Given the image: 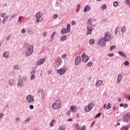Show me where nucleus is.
I'll list each match as a JSON object with an SVG mask.
<instances>
[{
  "instance_id": "1",
  "label": "nucleus",
  "mask_w": 130,
  "mask_h": 130,
  "mask_svg": "<svg viewBox=\"0 0 130 130\" xmlns=\"http://www.w3.org/2000/svg\"><path fill=\"white\" fill-rule=\"evenodd\" d=\"M26 81H27V77H24L21 78V77H19L17 83L18 87H23V86H24V83H23V82H26Z\"/></svg>"
},
{
  "instance_id": "2",
  "label": "nucleus",
  "mask_w": 130,
  "mask_h": 130,
  "mask_svg": "<svg viewBox=\"0 0 130 130\" xmlns=\"http://www.w3.org/2000/svg\"><path fill=\"white\" fill-rule=\"evenodd\" d=\"M71 32V25L70 24H68L67 25V28H62L61 30V34H67V33H70Z\"/></svg>"
},
{
  "instance_id": "3",
  "label": "nucleus",
  "mask_w": 130,
  "mask_h": 130,
  "mask_svg": "<svg viewBox=\"0 0 130 130\" xmlns=\"http://www.w3.org/2000/svg\"><path fill=\"white\" fill-rule=\"evenodd\" d=\"M32 53H33V46L30 45L27 48L25 54L26 56H30L32 55Z\"/></svg>"
},
{
  "instance_id": "4",
  "label": "nucleus",
  "mask_w": 130,
  "mask_h": 130,
  "mask_svg": "<svg viewBox=\"0 0 130 130\" xmlns=\"http://www.w3.org/2000/svg\"><path fill=\"white\" fill-rule=\"evenodd\" d=\"M35 18L36 19V22H37V23H40V22H41L43 19V17L41 15V13L40 12H38L36 14Z\"/></svg>"
},
{
  "instance_id": "5",
  "label": "nucleus",
  "mask_w": 130,
  "mask_h": 130,
  "mask_svg": "<svg viewBox=\"0 0 130 130\" xmlns=\"http://www.w3.org/2000/svg\"><path fill=\"white\" fill-rule=\"evenodd\" d=\"M52 107L53 109H58L60 108V102L59 101H56L52 104Z\"/></svg>"
},
{
  "instance_id": "6",
  "label": "nucleus",
  "mask_w": 130,
  "mask_h": 130,
  "mask_svg": "<svg viewBox=\"0 0 130 130\" xmlns=\"http://www.w3.org/2000/svg\"><path fill=\"white\" fill-rule=\"evenodd\" d=\"M98 44L101 45L102 47H104L105 45L106 44V41L104 39V38H101L98 41Z\"/></svg>"
},
{
  "instance_id": "7",
  "label": "nucleus",
  "mask_w": 130,
  "mask_h": 130,
  "mask_svg": "<svg viewBox=\"0 0 130 130\" xmlns=\"http://www.w3.org/2000/svg\"><path fill=\"white\" fill-rule=\"evenodd\" d=\"M94 107V104L90 103L88 105H87L85 108V112H89V111H91L92 110V108Z\"/></svg>"
},
{
  "instance_id": "8",
  "label": "nucleus",
  "mask_w": 130,
  "mask_h": 130,
  "mask_svg": "<svg viewBox=\"0 0 130 130\" xmlns=\"http://www.w3.org/2000/svg\"><path fill=\"white\" fill-rule=\"evenodd\" d=\"M81 57H82V60L84 62H87V61H88L89 60V57L88 56H87L86 55V53H83L82 54Z\"/></svg>"
},
{
  "instance_id": "9",
  "label": "nucleus",
  "mask_w": 130,
  "mask_h": 130,
  "mask_svg": "<svg viewBox=\"0 0 130 130\" xmlns=\"http://www.w3.org/2000/svg\"><path fill=\"white\" fill-rule=\"evenodd\" d=\"M26 100L29 103L34 102V96L31 95V94H28L26 97Z\"/></svg>"
},
{
  "instance_id": "10",
  "label": "nucleus",
  "mask_w": 130,
  "mask_h": 130,
  "mask_svg": "<svg viewBox=\"0 0 130 130\" xmlns=\"http://www.w3.org/2000/svg\"><path fill=\"white\" fill-rule=\"evenodd\" d=\"M104 39L106 41H110V40H111V36H110V34H109V32H106L105 35Z\"/></svg>"
},
{
  "instance_id": "11",
  "label": "nucleus",
  "mask_w": 130,
  "mask_h": 130,
  "mask_svg": "<svg viewBox=\"0 0 130 130\" xmlns=\"http://www.w3.org/2000/svg\"><path fill=\"white\" fill-rule=\"evenodd\" d=\"M130 120V113H127L124 115L123 120L124 122H128Z\"/></svg>"
},
{
  "instance_id": "12",
  "label": "nucleus",
  "mask_w": 130,
  "mask_h": 130,
  "mask_svg": "<svg viewBox=\"0 0 130 130\" xmlns=\"http://www.w3.org/2000/svg\"><path fill=\"white\" fill-rule=\"evenodd\" d=\"M66 72H67V69H66V68H61L57 71V73H58V74H59V75H60L61 76H62V75H63V74L66 73Z\"/></svg>"
},
{
  "instance_id": "13",
  "label": "nucleus",
  "mask_w": 130,
  "mask_h": 130,
  "mask_svg": "<svg viewBox=\"0 0 130 130\" xmlns=\"http://www.w3.org/2000/svg\"><path fill=\"white\" fill-rule=\"evenodd\" d=\"M87 35H90L91 33H92V30H93V27L88 25L87 27Z\"/></svg>"
},
{
  "instance_id": "14",
  "label": "nucleus",
  "mask_w": 130,
  "mask_h": 130,
  "mask_svg": "<svg viewBox=\"0 0 130 130\" xmlns=\"http://www.w3.org/2000/svg\"><path fill=\"white\" fill-rule=\"evenodd\" d=\"M45 61V59L42 58L38 61V62L36 63L37 66H39L40 64H42L43 63H44V62Z\"/></svg>"
},
{
  "instance_id": "15",
  "label": "nucleus",
  "mask_w": 130,
  "mask_h": 130,
  "mask_svg": "<svg viewBox=\"0 0 130 130\" xmlns=\"http://www.w3.org/2000/svg\"><path fill=\"white\" fill-rule=\"evenodd\" d=\"M81 60V56H78L75 58V64L76 66H78L79 64V63L80 62Z\"/></svg>"
},
{
  "instance_id": "16",
  "label": "nucleus",
  "mask_w": 130,
  "mask_h": 130,
  "mask_svg": "<svg viewBox=\"0 0 130 130\" xmlns=\"http://www.w3.org/2000/svg\"><path fill=\"white\" fill-rule=\"evenodd\" d=\"M118 53L119 55H120V56L124 57V58H125L126 57V55L124 53V52H123L121 51H119Z\"/></svg>"
},
{
  "instance_id": "17",
  "label": "nucleus",
  "mask_w": 130,
  "mask_h": 130,
  "mask_svg": "<svg viewBox=\"0 0 130 130\" xmlns=\"http://www.w3.org/2000/svg\"><path fill=\"white\" fill-rule=\"evenodd\" d=\"M56 63L57 66H60L61 64V58L58 57L56 59Z\"/></svg>"
},
{
  "instance_id": "18",
  "label": "nucleus",
  "mask_w": 130,
  "mask_h": 130,
  "mask_svg": "<svg viewBox=\"0 0 130 130\" xmlns=\"http://www.w3.org/2000/svg\"><path fill=\"white\" fill-rule=\"evenodd\" d=\"M71 111H73V112H76V111H78V108L75 107L74 106H71L70 107Z\"/></svg>"
},
{
  "instance_id": "19",
  "label": "nucleus",
  "mask_w": 130,
  "mask_h": 130,
  "mask_svg": "<svg viewBox=\"0 0 130 130\" xmlns=\"http://www.w3.org/2000/svg\"><path fill=\"white\" fill-rule=\"evenodd\" d=\"M121 79H122V76H121V74H119L118 76V78L117 80V84H118L119 83H120V81H121Z\"/></svg>"
},
{
  "instance_id": "20",
  "label": "nucleus",
  "mask_w": 130,
  "mask_h": 130,
  "mask_svg": "<svg viewBox=\"0 0 130 130\" xmlns=\"http://www.w3.org/2000/svg\"><path fill=\"white\" fill-rule=\"evenodd\" d=\"M90 9H91V8L89 5L86 6L84 9V12L86 13V12H88V11H90Z\"/></svg>"
},
{
  "instance_id": "21",
  "label": "nucleus",
  "mask_w": 130,
  "mask_h": 130,
  "mask_svg": "<svg viewBox=\"0 0 130 130\" xmlns=\"http://www.w3.org/2000/svg\"><path fill=\"white\" fill-rule=\"evenodd\" d=\"M67 40V36L63 35L60 38V41L63 42V41H66Z\"/></svg>"
},
{
  "instance_id": "22",
  "label": "nucleus",
  "mask_w": 130,
  "mask_h": 130,
  "mask_svg": "<svg viewBox=\"0 0 130 130\" xmlns=\"http://www.w3.org/2000/svg\"><path fill=\"white\" fill-rule=\"evenodd\" d=\"M8 19H9V16H8L4 17L3 20V24H6L8 21Z\"/></svg>"
},
{
  "instance_id": "23",
  "label": "nucleus",
  "mask_w": 130,
  "mask_h": 130,
  "mask_svg": "<svg viewBox=\"0 0 130 130\" xmlns=\"http://www.w3.org/2000/svg\"><path fill=\"white\" fill-rule=\"evenodd\" d=\"M101 84H102V81L98 80L95 84V86H96V87H99V86H100V85H101Z\"/></svg>"
},
{
  "instance_id": "24",
  "label": "nucleus",
  "mask_w": 130,
  "mask_h": 130,
  "mask_svg": "<svg viewBox=\"0 0 130 130\" xmlns=\"http://www.w3.org/2000/svg\"><path fill=\"white\" fill-rule=\"evenodd\" d=\"M3 56L5 58H8L9 57V53L7 51H6L3 54Z\"/></svg>"
},
{
  "instance_id": "25",
  "label": "nucleus",
  "mask_w": 130,
  "mask_h": 130,
  "mask_svg": "<svg viewBox=\"0 0 130 130\" xmlns=\"http://www.w3.org/2000/svg\"><path fill=\"white\" fill-rule=\"evenodd\" d=\"M101 10H106L107 9V6H106V4L103 5L101 7Z\"/></svg>"
},
{
  "instance_id": "26",
  "label": "nucleus",
  "mask_w": 130,
  "mask_h": 130,
  "mask_svg": "<svg viewBox=\"0 0 130 130\" xmlns=\"http://www.w3.org/2000/svg\"><path fill=\"white\" fill-rule=\"evenodd\" d=\"M9 84L10 86H13L14 85V80L10 79L9 81Z\"/></svg>"
},
{
  "instance_id": "27",
  "label": "nucleus",
  "mask_w": 130,
  "mask_h": 130,
  "mask_svg": "<svg viewBox=\"0 0 130 130\" xmlns=\"http://www.w3.org/2000/svg\"><path fill=\"white\" fill-rule=\"evenodd\" d=\"M58 130H66V127L63 125H61L59 127Z\"/></svg>"
},
{
  "instance_id": "28",
  "label": "nucleus",
  "mask_w": 130,
  "mask_h": 130,
  "mask_svg": "<svg viewBox=\"0 0 130 130\" xmlns=\"http://www.w3.org/2000/svg\"><path fill=\"white\" fill-rule=\"evenodd\" d=\"M54 122H55V120H52L51 122L50 123V126L52 127L54 124Z\"/></svg>"
},
{
  "instance_id": "29",
  "label": "nucleus",
  "mask_w": 130,
  "mask_h": 130,
  "mask_svg": "<svg viewBox=\"0 0 130 130\" xmlns=\"http://www.w3.org/2000/svg\"><path fill=\"white\" fill-rule=\"evenodd\" d=\"M125 31H126V27H125V26H123L121 28L122 33H124Z\"/></svg>"
},
{
  "instance_id": "30",
  "label": "nucleus",
  "mask_w": 130,
  "mask_h": 130,
  "mask_svg": "<svg viewBox=\"0 0 130 130\" xmlns=\"http://www.w3.org/2000/svg\"><path fill=\"white\" fill-rule=\"evenodd\" d=\"M111 108V104L109 103L108 105H107V106L106 107V109H110Z\"/></svg>"
},
{
  "instance_id": "31",
  "label": "nucleus",
  "mask_w": 130,
  "mask_h": 130,
  "mask_svg": "<svg viewBox=\"0 0 130 130\" xmlns=\"http://www.w3.org/2000/svg\"><path fill=\"white\" fill-rule=\"evenodd\" d=\"M14 70H20V67L19 65H15L13 68Z\"/></svg>"
},
{
  "instance_id": "32",
  "label": "nucleus",
  "mask_w": 130,
  "mask_h": 130,
  "mask_svg": "<svg viewBox=\"0 0 130 130\" xmlns=\"http://www.w3.org/2000/svg\"><path fill=\"white\" fill-rule=\"evenodd\" d=\"M101 114H102L101 113H98L94 117V118H98V117H100V116H101Z\"/></svg>"
},
{
  "instance_id": "33",
  "label": "nucleus",
  "mask_w": 130,
  "mask_h": 130,
  "mask_svg": "<svg viewBox=\"0 0 130 130\" xmlns=\"http://www.w3.org/2000/svg\"><path fill=\"white\" fill-rule=\"evenodd\" d=\"M114 48H116V46L115 45L112 46L110 47V51H112Z\"/></svg>"
},
{
  "instance_id": "34",
  "label": "nucleus",
  "mask_w": 130,
  "mask_h": 130,
  "mask_svg": "<svg viewBox=\"0 0 130 130\" xmlns=\"http://www.w3.org/2000/svg\"><path fill=\"white\" fill-rule=\"evenodd\" d=\"M89 43L91 45H93L94 43H95V41L93 39H91L89 41Z\"/></svg>"
},
{
  "instance_id": "35",
  "label": "nucleus",
  "mask_w": 130,
  "mask_h": 130,
  "mask_svg": "<svg viewBox=\"0 0 130 130\" xmlns=\"http://www.w3.org/2000/svg\"><path fill=\"white\" fill-rule=\"evenodd\" d=\"M55 33H56V32L54 31L51 35V38L52 39L54 38V36L55 35Z\"/></svg>"
},
{
  "instance_id": "36",
  "label": "nucleus",
  "mask_w": 130,
  "mask_h": 130,
  "mask_svg": "<svg viewBox=\"0 0 130 130\" xmlns=\"http://www.w3.org/2000/svg\"><path fill=\"white\" fill-rule=\"evenodd\" d=\"M88 23L89 25H92V19H91V18H89L88 19Z\"/></svg>"
},
{
  "instance_id": "37",
  "label": "nucleus",
  "mask_w": 130,
  "mask_h": 130,
  "mask_svg": "<svg viewBox=\"0 0 130 130\" xmlns=\"http://www.w3.org/2000/svg\"><path fill=\"white\" fill-rule=\"evenodd\" d=\"M124 66H129V62H128V61H125L124 62Z\"/></svg>"
},
{
  "instance_id": "38",
  "label": "nucleus",
  "mask_w": 130,
  "mask_h": 130,
  "mask_svg": "<svg viewBox=\"0 0 130 130\" xmlns=\"http://www.w3.org/2000/svg\"><path fill=\"white\" fill-rule=\"evenodd\" d=\"M108 56H109V57L114 56V54L113 53H109V54H108Z\"/></svg>"
},
{
  "instance_id": "39",
  "label": "nucleus",
  "mask_w": 130,
  "mask_h": 130,
  "mask_svg": "<svg viewBox=\"0 0 130 130\" xmlns=\"http://www.w3.org/2000/svg\"><path fill=\"white\" fill-rule=\"evenodd\" d=\"M118 5V2H117V1L114 2V4H113L114 7H117Z\"/></svg>"
},
{
  "instance_id": "40",
  "label": "nucleus",
  "mask_w": 130,
  "mask_h": 130,
  "mask_svg": "<svg viewBox=\"0 0 130 130\" xmlns=\"http://www.w3.org/2000/svg\"><path fill=\"white\" fill-rule=\"evenodd\" d=\"M117 32H118V27H116L115 30V35H117Z\"/></svg>"
},
{
  "instance_id": "41",
  "label": "nucleus",
  "mask_w": 130,
  "mask_h": 130,
  "mask_svg": "<svg viewBox=\"0 0 130 130\" xmlns=\"http://www.w3.org/2000/svg\"><path fill=\"white\" fill-rule=\"evenodd\" d=\"M12 36V35H9L8 37L6 38V40H10L11 39V37Z\"/></svg>"
},
{
  "instance_id": "42",
  "label": "nucleus",
  "mask_w": 130,
  "mask_h": 130,
  "mask_svg": "<svg viewBox=\"0 0 130 130\" xmlns=\"http://www.w3.org/2000/svg\"><path fill=\"white\" fill-rule=\"evenodd\" d=\"M30 79L31 80H34V79H35V76L33 75H31Z\"/></svg>"
},
{
  "instance_id": "43",
  "label": "nucleus",
  "mask_w": 130,
  "mask_h": 130,
  "mask_svg": "<svg viewBox=\"0 0 130 130\" xmlns=\"http://www.w3.org/2000/svg\"><path fill=\"white\" fill-rule=\"evenodd\" d=\"M35 73H36V71H35V70H33L31 71V75H35Z\"/></svg>"
},
{
  "instance_id": "44",
  "label": "nucleus",
  "mask_w": 130,
  "mask_h": 130,
  "mask_svg": "<svg viewBox=\"0 0 130 130\" xmlns=\"http://www.w3.org/2000/svg\"><path fill=\"white\" fill-rule=\"evenodd\" d=\"M29 121H30V119H29V118H27L24 121V122H25V123H28V122Z\"/></svg>"
},
{
  "instance_id": "45",
  "label": "nucleus",
  "mask_w": 130,
  "mask_h": 130,
  "mask_svg": "<svg viewBox=\"0 0 130 130\" xmlns=\"http://www.w3.org/2000/svg\"><path fill=\"white\" fill-rule=\"evenodd\" d=\"M128 128H129V125H127V126L124 128V130H128Z\"/></svg>"
},
{
  "instance_id": "46",
  "label": "nucleus",
  "mask_w": 130,
  "mask_h": 130,
  "mask_svg": "<svg viewBox=\"0 0 130 130\" xmlns=\"http://www.w3.org/2000/svg\"><path fill=\"white\" fill-rule=\"evenodd\" d=\"M29 108L30 109H34V106H33V105H30L29 106Z\"/></svg>"
},
{
  "instance_id": "47",
  "label": "nucleus",
  "mask_w": 130,
  "mask_h": 130,
  "mask_svg": "<svg viewBox=\"0 0 130 130\" xmlns=\"http://www.w3.org/2000/svg\"><path fill=\"white\" fill-rule=\"evenodd\" d=\"M92 64V62H89L87 63V66H88V67H91Z\"/></svg>"
},
{
  "instance_id": "48",
  "label": "nucleus",
  "mask_w": 130,
  "mask_h": 130,
  "mask_svg": "<svg viewBox=\"0 0 130 130\" xmlns=\"http://www.w3.org/2000/svg\"><path fill=\"white\" fill-rule=\"evenodd\" d=\"M27 32L29 34H31V33H32V30H31L30 28H28L27 30Z\"/></svg>"
},
{
  "instance_id": "49",
  "label": "nucleus",
  "mask_w": 130,
  "mask_h": 130,
  "mask_svg": "<svg viewBox=\"0 0 130 130\" xmlns=\"http://www.w3.org/2000/svg\"><path fill=\"white\" fill-rule=\"evenodd\" d=\"M127 106H128L127 104H124L123 105V108H127Z\"/></svg>"
},
{
  "instance_id": "50",
  "label": "nucleus",
  "mask_w": 130,
  "mask_h": 130,
  "mask_svg": "<svg viewBox=\"0 0 130 130\" xmlns=\"http://www.w3.org/2000/svg\"><path fill=\"white\" fill-rule=\"evenodd\" d=\"M67 57V54H64L62 55V58H66Z\"/></svg>"
},
{
  "instance_id": "51",
  "label": "nucleus",
  "mask_w": 130,
  "mask_h": 130,
  "mask_svg": "<svg viewBox=\"0 0 130 130\" xmlns=\"http://www.w3.org/2000/svg\"><path fill=\"white\" fill-rule=\"evenodd\" d=\"M5 16H6V14H5L4 13H2L1 15V17H2V18H4Z\"/></svg>"
},
{
  "instance_id": "52",
  "label": "nucleus",
  "mask_w": 130,
  "mask_h": 130,
  "mask_svg": "<svg viewBox=\"0 0 130 130\" xmlns=\"http://www.w3.org/2000/svg\"><path fill=\"white\" fill-rule=\"evenodd\" d=\"M43 35L44 37H46V36L47 35V34L46 33V32L45 31V32H43Z\"/></svg>"
},
{
  "instance_id": "53",
  "label": "nucleus",
  "mask_w": 130,
  "mask_h": 130,
  "mask_svg": "<svg viewBox=\"0 0 130 130\" xmlns=\"http://www.w3.org/2000/svg\"><path fill=\"white\" fill-rule=\"evenodd\" d=\"M80 130H86V127H85V126H83L81 128Z\"/></svg>"
},
{
  "instance_id": "54",
  "label": "nucleus",
  "mask_w": 130,
  "mask_h": 130,
  "mask_svg": "<svg viewBox=\"0 0 130 130\" xmlns=\"http://www.w3.org/2000/svg\"><path fill=\"white\" fill-rule=\"evenodd\" d=\"M21 33H22V34H25V29L23 28L22 29Z\"/></svg>"
},
{
  "instance_id": "55",
  "label": "nucleus",
  "mask_w": 130,
  "mask_h": 130,
  "mask_svg": "<svg viewBox=\"0 0 130 130\" xmlns=\"http://www.w3.org/2000/svg\"><path fill=\"white\" fill-rule=\"evenodd\" d=\"M22 18H23L22 16H20L18 18V22H21V20L22 19Z\"/></svg>"
},
{
  "instance_id": "56",
  "label": "nucleus",
  "mask_w": 130,
  "mask_h": 130,
  "mask_svg": "<svg viewBox=\"0 0 130 130\" xmlns=\"http://www.w3.org/2000/svg\"><path fill=\"white\" fill-rule=\"evenodd\" d=\"M94 124H95V121H93L92 122V123H91L90 126H93V125H94Z\"/></svg>"
},
{
  "instance_id": "57",
  "label": "nucleus",
  "mask_w": 130,
  "mask_h": 130,
  "mask_svg": "<svg viewBox=\"0 0 130 130\" xmlns=\"http://www.w3.org/2000/svg\"><path fill=\"white\" fill-rule=\"evenodd\" d=\"M3 116H4V114L0 113V118H3Z\"/></svg>"
},
{
  "instance_id": "58",
  "label": "nucleus",
  "mask_w": 130,
  "mask_h": 130,
  "mask_svg": "<svg viewBox=\"0 0 130 130\" xmlns=\"http://www.w3.org/2000/svg\"><path fill=\"white\" fill-rule=\"evenodd\" d=\"M70 114H71V111H68L67 112V115H70Z\"/></svg>"
},
{
  "instance_id": "59",
  "label": "nucleus",
  "mask_w": 130,
  "mask_h": 130,
  "mask_svg": "<svg viewBox=\"0 0 130 130\" xmlns=\"http://www.w3.org/2000/svg\"><path fill=\"white\" fill-rule=\"evenodd\" d=\"M18 121H20V119L19 118L16 119V122H18Z\"/></svg>"
},
{
  "instance_id": "60",
  "label": "nucleus",
  "mask_w": 130,
  "mask_h": 130,
  "mask_svg": "<svg viewBox=\"0 0 130 130\" xmlns=\"http://www.w3.org/2000/svg\"><path fill=\"white\" fill-rule=\"evenodd\" d=\"M53 18H54L55 19L56 18H57V14H54V15H53Z\"/></svg>"
},
{
  "instance_id": "61",
  "label": "nucleus",
  "mask_w": 130,
  "mask_h": 130,
  "mask_svg": "<svg viewBox=\"0 0 130 130\" xmlns=\"http://www.w3.org/2000/svg\"><path fill=\"white\" fill-rule=\"evenodd\" d=\"M75 24H76V21H73L72 22V25H75Z\"/></svg>"
},
{
  "instance_id": "62",
  "label": "nucleus",
  "mask_w": 130,
  "mask_h": 130,
  "mask_svg": "<svg viewBox=\"0 0 130 130\" xmlns=\"http://www.w3.org/2000/svg\"><path fill=\"white\" fill-rule=\"evenodd\" d=\"M41 92H42V90H41V89H39L38 91V93H41Z\"/></svg>"
},
{
  "instance_id": "63",
  "label": "nucleus",
  "mask_w": 130,
  "mask_h": 130,
  "mask_svg": "<svg viewBox=\"0 0 130 130\" xmlns=\"http://www.w3.org/2000/svg\"><path fill=\"white\" fill-rule=\"evenodd\" d=\"M123 104L121 103L120 104V107H123Z\"/></svg>"
},
{
  "instance_id": "64",
  "label": "nucleus",
  "mask_w": 130,
  "mask_h": 130,
  "mask_svg": "<svg viewBox=\"0 0 130 130\" xmlns=\"http://www.w3.org/2000/svg\"><path fill=\"white\" fill-rule=\"evenodd\" d=\"M118 101L119 102H121V99L119 98L118 100Z\"/></svg>"
}]
</instances>
